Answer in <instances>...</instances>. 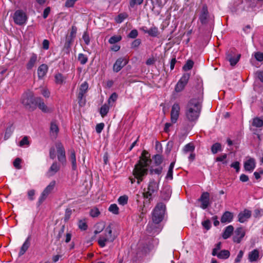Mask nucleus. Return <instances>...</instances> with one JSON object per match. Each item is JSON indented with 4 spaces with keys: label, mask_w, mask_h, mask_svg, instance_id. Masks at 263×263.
Returning <instances> with one entry per match:
<instances>
[{
    "label": "nucleus",
    "mask_w": 263,
    "mask_h": 263,
    "mask_svg": "<svg viewBox=\"0 0 263 263\" xmlns=\"http://www.w3.org/2000/svg\"><path fill=\"white\" fill-rule=\"evenodd\" d=\"M149 154L146 151H143L138 163L135 165L133 175L137 179V183L139 184L143 180V177L147 174V167L151 160Z\"/></svg>",
    "instance_id": "nucleus-1"
},
{
    "label": "nucleus",
    "mask_w": 263,
    "mask_h": 263,
    "mask_svg": "<svg viewBox=\"0 0 263 263\" xmlns=\"http://www.w3.org/2000/svg\"><path fill=\"white\" fill-rule=\"evenodd\" d=\"M202 97L191 99L185 108V116L189 121H195L199 117L201 109Z\"/></svg>",
    "instance_id": "nucleus-2"
},
{
    "label": "nucleus",
    "mask_w": 263,
    "mask_h": 263,
    "mask_svg": "<svg viewBox=\"0 0 263 263\" xmlns=\"http://www.w3.org/2000/svg\"><path fill=\"white\" fill-rule=\"evenodd\" d=\"M115 239L114 236L112 234V229L110 226L107 227L103 233L100 236L98 242L99 245L102 247H104L107 242H112Z\"/></svg>",
    "instance_id": "nucleus-3"
},
{
    "label": "nucleus",
    "mask_w": 263,
    "mask_h": 263,
    "mask_svg": "<svg viewBox=\"0 0 263 263\" xmlns=\"http://www.w3.org/2000/svg\"><path fill=\"white\" fill-rule=\"evenodd\" d=\"M165 206L162 203H158L154 210L152 219L154 223H159L163 219L165 213Z\"/></svg>",
    "instance_id": "nucleus-4"
},
{
    "label": "nucleus",
    "mask_w": 263,
    "mask_h": 263,
    "mask_svg": "<svg viewBox=\"0 0 263 263\" xmlns=\"http://www.w3.org/2000/svg\"><path fill=\"white\" fill-rule=\"evenodd\" d=\"M159 189L158 183L154 180L149 182L147 189H144L143 195L144 198L152 199Z\"/></svg>",
    "instance_id": "nucleus-5"
},
{
    "label": "nucleus",
    "mask_w": 263,
    "mask_h": 263,
    "mask_svg": "<svg viewBox=\"0 0 263 263\" xmlns=\"http://www.w3.org/2000/svg\"><path fill=\"white\" fill-rule=\"evenodd\" d=\"M37 97H34L31 91H28L23 94L21 101L24 105L29 108L33 109Z\"/></svg>",
    "instance_id": "nucleus-6"
},
{
    "label": "nucleus",
    "mask_w": 263,
    "mask_h": 263,
    "mask_svg": "<svg viewBox=\"0 0 263 263\" xmlns=\"http://www.w3.org/2000/svg\"><path fill=\"white\" fill-rule=\"evenodd\" d=\"M13 18L14 23L18 25H24L27 21V14L26 12L22 10L15 11Z\"/></svg>",
    "instance_id": "nucleus-7"
},
{
    "label": "nucleus",
    "mask_w": 263,
    "mask_h": 263,
    "mask_svg": "<svg viewBox=\"0 0 263 263\" xmlns=\"http://www.w3.org/2000/svg\"><path fill=\"white\" fill-rule=\"evenodd\" d=\"M55 181L53 180L51 181L49 184L44 190L41 196L39 198V202L42 203L48 196V195L52 192L55 186Z\"/></svg>",
    "instance_id": "nucleus-8"
},
{
    "label": "nucleus",
    "mask_w": 263,
    "mask_h": 263,
    "mask_svg": "<svg viewBox=\"0 0 263 263\" xmlns=\"http://www.w3.org/2000/svg\"><path fill=\"white\" fill-rule=\"evenodd\" d=\"M190 78V74L184 73L177 83L175 87V91L177 92L181 91L187 84Z\"/></svg>",
    "instance_id": "nucleus-9"
},
{
    "label": "nucleus",
    "mask_w": 263,
    "mask_h": 263,
    "mask_svg": "<svg viewBox=\"0 0 263 263\" xmlns=\"http://www.w3.org/2000/svg\"><path fill=\"white\" fill-rule=\"evenodd\" d=\"M180 107L179 104L178 103H174L172 107L171 111V121L172 123H176L178 119L179 116Z\"/></svg>",
    "instance_id": "nucleus-10"
},
{
    "label": "nucleus",
    "mask_w": 263,
    "mask_h": 263,
    "mask_svg": "<svg viewBox=\"0 0 263 263\" xmlns=\"http://www.w3.org/2000/svg\"><path fill=\"white\" fill-rule=\"evenodd\" d=\"M198 201L201 202L200 207L204 210L206 209L210 205V194L208 192H203Z\"/></svg>",
    "instance_id": "nucleus-11"
},
{
    "label": "nucleus",
    "mask_w": 263,
    "mask_h": 263,
    "mask_svg": "<svg viewBox=\"0 0 263 263\" xmlns=\"http://www.w3.org/2000/svg\"><path fill=\"white\" fill-rule=\"evenodd\" d=\"M56 148L57 149L58 160L62 164H65L66 160L65 152L63 146L61 143H58L56 144Z\"/></svg>",
    "instance_id": "nucleus-12"
},
{
    "label": "nucleus",
    "mask_w": 263,
    "mask_h": 263,
    "mask_svg": "<svg viewBox=\"0 0 263 263\" xmlns=\"http://www.w3.org/2000/svg\"><path fill=\"white\" fill-rule=\"evenodd\" d=\"M128 63L127 60L125 58H119L117 60L113 66V70L117 72L119 71Z\"/></svg>",
    "instance_id": "nucleus-13"
},
{
    "label": "nucleus",
    "mask_w": 263,
    "mask_h": 263,
    "mask_svg": "<svg viewBox=\"0 0 263 263\" xmlns=\"http://www.w3.org/2000/svg\"><path fill=\"white\" fill-rule=\"evenodd\" d=\"M255 167V159L252 158H248L244 162V168L246 171L249 172H252Z\"/></svg>",
    "instance_id": "nucleus-14"
},
{
    "label": "nucleus",
    "mask_w": 263,
    "mask_h": 263,
    "mask_svg": "<svg viewBox=\"0 0 263 263\" xmlns=\"http://www.w3.org/2000/svg\"><path fill=\"white\" fill-rule=\"evenodd\" d=\"M37 61V55L34 53L31 54L30 57L26 64V68L28 70L32 69Z\"/></svg>",
    "instance_id": "nucleus-15"
},
{
    "label": "nucleus",
    "mask_w": 263,
    "mask_h": 263,
    "mask_svg": "<svg viewBox=\"0 0 263 263\" xmlns=\"http://www.w3.org/2000/svg\"><path fill=\"white\" fill-rule=\"evenodd\" d=\"M245 232L241 228H239L236 229L235 232V235L233 237V240L234 242L239 243L242 238L245 236Z\"/></svg>",
    "instance_id": "nucleus-16"
},
{
    "label": "nucleus",
    "mask_w": 263,
    "mask_h": 263,
    "mask_svg": "<svg viewBox=\"0 0 263 263\" xmlns=\"http://www.w3.org/2000/svg\"><path fill=\"white\" fill-rule=\"evenodd\" d=\"M260 259L259 251L254 249L248 254V259L250 262L257 261Z\"/></svg>",
    "instance_id": "nucleus-17"
},
{
    "label": "nucleus",
    "mask_w": 263,
    "mask_h": 263,
    "mask_svg": "<svg viewBox=\"0 0 263 263\" xmlns=\"http://www.w3.org/2000/svg\"><path fill=\"white\" fill-rule=\"evenodd\" d=\"M212 254L213 256H216L221 259H226L229 257L230 252L228 250H223L219 252H216L215 250H213Z\"/></svg>",
    "instance_id": "nucleus-18"
},
{
    "label": "nucleus",
    "mask_w": 263,
    "mask_h": 263,
    "mask_svg": "<svg viewBox=\"0 0 263 263\" xmlns=\"http://www.w3.org/2000/svg\"><path fill=\"white\" fill-rule=\"evenodd\" d=\"M35 106H37L38 107L44 112H49L50 111V110L45 105L43 100L40 97H37V100L35 102L34 107Z\"/></svg>",
    "instance_id": "nucleus-19"
},
{
    "label": "nucleus",
    "mask_w": 263,
    "mask_h": 263,
    "mask_svg": "<svg viewBox=\"0 0 263 263\" xmlns=\"http://www.w3.org/2000/svg\"><path fill=\"white\" fill-rule=\"evenodd\" d=\"M48 67L46 64H43L37 68V76L40 79H43L46 74Z\"/></svg>",
    "instance_id": "nucleus-20"
},
{
    "label": "nucleus",
    "mask_w": 263,
    "mask_h": 263,
    "mask_svg": "<svg viewBox=\"0 0 263 263\" xmlns=\"http://www.w3.org/2000/svg\"><path fill=\"white\" fill-rule=\"evenodd\" d=\"M88 85L86 82H84L81 85L78 96V98L80 102L82 100L85 93L86 92L88 89Z\"/></svg>",
    "instance_id": "nucleus-21"
},
{
    "label": "nucleus",
    "mask_w": 263,
    "mask_h": 263,
    "mask_svg": "<svg viewBox=\"0 0 263 263\" xmlns=\"http://www.w3.org/2000/svg\"><path fill=\"white\" fill-rule=\"evenodd\" d=\"M251 211L245 210L240 212L238 215V220L240 222L243 223L247 220L251 216Z\"/></svg>",
    "instance_id": "nucleus-22"
},
{
    "label": "nucleus",
    "mask_w": 263,
    "mask_h": 263,
    "mask_svg": "<svg viewBox=\"0 0 263 263\" xmlns=\"http://www.w3.org/2000/svg\"><path fill=\"white\" fill-rule=\"evenodd\" d=\"M30 246V237H28L21 248L20 251L18 253L19 256H22L24 255L25 253L26 252V251L28 249Z\"/></svg>",
    "instance_id": "nucleus-23"
},
{
    "label": "nucleus",
    "mask_w": 263,
    "mask_h": 263,
    "mask_svg": "<svg viewBox=\"0 0 263 263\" xmlns=\"http://www.w3.org/2000/svg\"><path fill=\"white\" fill-rule=\"evenodd\" d=\"M208 16V8L206 6H203L199 16V20L202 24H205L206 23Z\"/></svg>",
    "instance_id": "nucleus-24"
},
{
    "label": "nucleus",
    "mask_w": 263,
    "mask_h": 263,
    "mask_svg": "<svg viewBox=\"0 0 263 263\" xmlns=\"http://www.w3.org/2000/svg\"><path fill=\"white\" fill-rule=\"evenodd\" d=\"M59 130V129L58 124L54 121L52 122L50 127V133L51 136L54 138L57 137Z\"/></svg>",
    "instance_id": "nucleus-25"
},
{
    "label": "nucleus",
    "mask_w": 263,
    "mask_h": 263,
    "mask_svg": "<svg viewBox=\"0 0 263 263\" xmlns=\"http://www.w3.org/2000/svg\"><path fill=\"white\" fill-rule=\"evenodd\" d=\"M233 219V214L230 212H226L223 213L221 218L222 223H229Z\"/></svg>",
    "instance_id": "nucleus-26"
},
{
    "label": "nucleus",
    "mask_w": 263,
    "mask_h": 263,
    "mask_svg": "<svg viewBox=\"0 0 263 263\" xmlns=\"http://www.w3.org/2000/svg\"><path fill=\"white\" fill-rule=\"evenodd\" d=\"M77 33V28L72 26L71 29L70 35L67 37V43L69 45L73 42Z\"/></svg>",
    "instance_id": "nucleus-27"
},
{
    "label": "nucleus",
    "mask_w": 263,
    "mask_h": 263,
    "mask_svg": "<svg viewBox=\"0 0 263 263\" xmlns=\"http://www.w3.org/2000/svg\"><path fill=\"white\" fill-rule=\"evenodd\" d=\"M60 166L56 163H53L48 170V174L49 176L54 175L59 170Z\"/></svg>",
    "instance_id": "nucleus-28"
},
{
    "label": "nucleus",
    "mask_w": 263,
    "mask_h": 263,
    "mask_svg": "<svg viewBox=\"0 0 263 263\" xmlns=\"http://www.w3.org/2000/svg\"><path fill=\"white\" fill-rule=\"evenodd\" d=\"M233 230L234 228L232 226H229L227 227L223 233L222 237L224 239L228 238L231 235Z\"/></svg>",
    "instance_id": "nucleus-29"
},
{
    "label": "nucleus",
    "mask_w": 263,
    "mask_h": 263,
    "mask_svg": "<svg viewBox=\"0 0 263 263\" xmlns=\"http://www.w3.org/2000/svg\"><path fill=\"white\" fill-rule=\"evenodd\" d=\"M240 55L238 54L236 57H233L231 54H228L227 56V60L230 62V64L232 66H234L236 64L240 59Z\"/></svg>",
    "instance_id": "nucleus-30"
},
{
    "label": "nucleus",
    "mask_w": 263,
    "mask_h": 263,
    "mask_svg": "<svg viewBox=\"0 0 263 263\" xmlns=\"http://www.w3.org/2000/svg\"><path fill=\"white\" fill-rule=\"evenodd\" d=\"M69 160L71 162L72 169L73 170H76V168H77V161H76V154H75V152H74V151H71L70 152Z\"/></svg>",
    "instance_id": "nucleus-31"
},
{
    "label": "nucleus",
    "mask_w": 263,
    "mask_h": 263,
    "mask_svg": "<svg viewBox=\"0 0 263 263\" xmlns=\"http://www.w3.org/2000/svg\"><path fill=\"white\" fill-rule=\"evenodd\" d=\"M55 82L57 84H62L65 80V78L60 73H58L54 76Z\"/></svg>",
    "instance_id": "nucleus-32"
},
{
    "label": "nucleus",
    "mask_w": 263,
    "mask_h": 263,
    "mask_svg": "<svg viewBox=\"0 0 263 263\" xmlns=\"http://www.w3.org/2000/svg\"><path fill=\"white\" fill-rule=\"evenodd\" d=\"M95 230L94 233L95 234L101 233L105 229V224L104 222L97 223L95 226Z\"/></svg>",
    "instance_id": "nucleus-33"
},
{
    "label": "nucleus",
    "mask_w": 263,
    "mask_h": 263,
    "mask_svg": "<svg viewBox=\"0 0 263 263\" xmlns=\"http://www.w3.org/2000/svg\"><path fill=\"white\" fill-rule=\"evenodd\" d=\"M145 33H148L150 36H157L158 33V28L156 27H152L149 30L144 31Z\"/></svg>",
    "instance_id": "nucleus-34"
},
{
    "label": "nucleus",
    "mask_w": 263,
    "mask_h": 263,
    "mask_svg": "<svg viewBox=\"0 0 263 263\" xmlns=\"http://www.w3.org/2000/svg\"><path fill=\"white\" fill-rule=\"evenodd\" d=\"M175 165V162H173L171 163L167 173L166 176V178L167 179H170L172 180L173 179V168Z\"/></svg>",
    "instance_id": "nucleus-35"
},
{
    "label": "nucleus",
    "mask_w": 263,
    "mask_h": 263,
    "mask_svg": "<svg viewBox=\"0 0 263 263\" xmlns=\"http://www.w3.org/2000/svg\"><path fill=\"white\" fill-rule=\"evenodd\" d=\"M252 125L257 127H261L263 125V121L259 118H255L253 119Z\"/></svg>",
    "instance_id": "nucleus-36"
},
{
    "label": "nucleus",
    "mask_w": 263,
    "mask_h": 263,
    "mask_svg": "<svg viewBox=\"0 0 263 263\" xmlns=\"http://www.w3.org/2000/svg\"><path fill=\"white\" fill-rule=\"evenodd\" d=\"M127 16L126 13H120L115 18V21L117 23H121Z\"/></svg>",
    "instance_id": "nucleus-37"
},
{
    "label": "nucleus",
    "mask_w": 263,
    "mask_h": 263,
    "mask_svg": "<svg viewBox=\"0 0 263 263\" xmlns=\"http://www.w3.org/2000/svg\"><path fill=\"white\" fill-rule=\"evenodd\" d=\"M108 211L114 214L117 215L119 214V208L116 204H111L108 208Z\"/></svg>",
    "instance_id": "nucleus-38"
},
{
    "label": "nucleus",
    "mask_w": 263,
    "mask_h": 263,
    "mask_svg": "<svg viewBox=\"0 0 263 263\" xmlns=\"http://www.w3.org/2000/svg\"><path fill=\"white\" fill-rule=\"evenodd\" d=\"M78 60L82 65L85 64L88 61L87 56L83 53H79L78 54Z\"/></svg>",
    "instance_id": "nucleus-39"
},
{
    "label": "nucleus",
    "mask_w": 263,
    "mask_h": 263,
    "mask_svg": "<svg viewBox=\"0 0 263 263\" xmlns=\"http://www.w3.org/2000/svg\"><path fill=\"white\" fill-rule=\"evenodd\" d=\"M221 146L219 143L214 144L211 147V151L213 154H215L219 151H221Z\"/></svg>",
    "instance_id": "nucleus-40"
},
{
    "label": "nucleus",
    "mask_w": 263,
    "mask_h": 263,
    "mask_svg": "<svg viewBox=\"0 0 263 263\" xmlns=\"http://www.w3.org/2000/svg\"><path fill=\"white\" fill-rule=\"evenodd\" d=\"M109 109V106L107 104H104L102 106L100 109V114L102 117L105 116L108 113Z\"/></svg>",
    "instance_id": "nucleus-41"
},
{
    "label": "nucleus",
    "mask_w": 263,
    "mask_h": 263,
    "mask_svg": "<svg viewBox=\"0 0 263 263\" xmlns=\"http://www.w3.org/2000/svg\"><path fill=\"white\" fill-rule=\"evenodd\" d=\"M128 198L126 195L120 196L118 199V202L119 204L124 205L127 203Z\"/></svg>",
    "instance_id": "nucleus-42"
},
{
    "label": "nucleus",
    "mask_w": 263,
    "mask_h": 263,
    "mask_svg": "<svg viewBox=\"0 0 263 263\" xmlns=\"http://www.w3.org/2000/svg\"><path fill=\"white\" fill-rule=\"evenodd\" d=\"M195 147L194 145L191 143H188L185 145L183 148V151L185 153L189 152H193L194 151Z\"/></svg>",
    "instance_id": "nucleus-43"
},
{
    "label": "nucleus",
    "mask_w": 263,
    "mask_h": 263,
    "mask_svg": "<svg viewBox=\"0 0 263 263\" xmlns=\"http://www.w3.org/2000/svg\"><path fill=\"white\" fill-rule=\"evenodd\" d=\"M122 39V37L120 35H115L111 36L108 42L110 44H115L119 41H120Z\"/></svg>",
    "instance_id": "nucleus-44"
},
{
    "label": "nucleus",
    "mask_w": 263,
    "mask_h": 263,
    "mask_svg": "<svg viewBox=\"0 0 263 263\" xmlns=\"http://www.w3.org/2000/svg\"><path fill=\"white\" fill-rule=\"evenodd\" d=\"M118 96L116 93H112L108 100V103L112 106L113 103L117 100Z\"/></svg>",
    "instance_id": "nucleus-45"
},
{
    "label": "nucleus",
    "mask_w": 263,
    "mask_h": 263,
    "mask_svg": "<svg viewBox=\"0 0 263 263\" xmlns=\"http://www.w3.org/2000/svg\"><path fill=\"white\" fill-rule=\"evenodd\" d=\"M194 63L191 60H188L186 64L183 66V69L185 71H188L191 69L193 66Z\"/></svg>",
    "instance_id": "nucleus-46"
},
{
    "label": "nucleus",
    "mask_w": 263,
    "mask_h": 263,
    "mask_svg": "<svg viewBox=\"0 0 263 263\" xmlns=\"http://www.w3.org/2000/svg\"><path fill=\"white\" fill-rule=\"evenodd\" d=\"M100 214V212L97 208H93L90 211V215L92 217H97Z\"/></svg>",
    "instance_id": "nucleus-47"
},
{
    "label": "nucleus",
    "mask_w": 263,
    "mask_h": 263,
    "mask_svg": "<svg viewBox=\"0 0 263 263\" xmlns=\"http://www.w3.org/2000/svg\"><path fill=\"white\" fill-rule=\"evenodd\" d=\"M143 0H129V7L134 8L135 6L141 5Z\"/></svg>",
    "instance_id": "nucleus-48"
},
{
    "label": "nucleus",
    "mask_w": 263,
    "mask_h": 263,
    "mask_svg": "<svg viewBox=\"0 0 263 263\" xmlns=\"http://www.w3.org/2000/svg\"><path fill=\"white\" fill-rule=\"evenodd\" d=\"M79 228L82 230H85L87 228V226L85 220H81L79 221Z\"/></svg>",
    "instance_id": "nucleus-49"
},
{
    "label": "nucleus",
    "mask_w": 263,
    "mask_h": 263,
    "mask_svg": "<svg viewBox=\"0 0 263 263\" xmlns=\"http://www.w3.org/2000/svg\"><path fill=\"white\" fill-rule=\"evenodd\" d=\"M154 160L156 165L160 164L163 160L162 157L160 155H156L154 157Z\"/></svg>",
    "instance_id": "nucleus-50"
},
{
    "label": "nucleus",
    "mask_w": 263,
    "mask_h": 263,
    "mask_svg": "<svg viewBox=\"0 0 263 263\" xmlns=\"http://www.w3.org/2000/svg\"><path fill=\"white\" fill-rule=\"evenodd\" d=\"M227 154H224L219 157H217L216 159V161L217 162H222L223 164H227V161H225V159L227 158Z\"/></svg>",
    "instance_id": "nucleus-51"
},
{
    "label": "nucleus",
    "mask_w": 263,
    "mask_h": 263,
    "mask_svg": "<svg viewBox=\"0 0 263 263\" xmlns=\"http://www.w3.org/2000/svg\"><path fill=\"white\" fill-rule=\"evenodd\" d=\"M41 92L45 98H49L50 95L49 90L46 87L42 88Z\"/></svg>",
    "instance_id": "nucleus-52"
},
{
    "label": "nucleus",
    "mask_w": 263,
    "mask_h": 263,
    "mask_svg": "<svg viewBox=\"0 0 263 263\" xmlns=\"http://www.w3.org/2000/svg\"><path fill=\"white\" fill-rule=\"evenodd\" d=\"M254 57L256 60L259 62L263 61V52H256L254 53Z\"/></svg>",
    "instance_id": "nucleus-53"
},
{
    "label": "nucleus",
    "mask_w": 263,
    "mask_h": 263,
    "mask_svg": "<svg viewBox=\"0 0 263 263\" xmlns=\"http://www.w3.org/2000/svg\"><path fill=\"white\" fill-rule=\"evenodd\" d=\"M21 159L19 158H17L13 162V165L16 169L20 170L21 168Z\"/></svg>",
    "instance_id": "nucleus-54"
},
{
    "label": "nucleus",
    "mask_w": 263,
    "mask_h": 263,
    "mask_svg": "<svg viewBox=\"0 0 263 263\" xmlns=\"http://www.w3.org/2000/svg\"><path fill=\"white\" fill-rule=\"evenodd\" d=\"M243 251L242 250H240L238 252V254L237 255V257H236L235 259V263H238L240 262L243 256Z\"/></svg>",
    "instance_id": "nucleus-55"
},
{
    "label": "nucleus",
    "mask_w": 263,
    "mask_h": 263,
    "mask_svg": "<svg viewBox=\"0 0 263 263\" xmlns=\"http://www.w3.org/2000/svg\"><path fill=\"white\" fill-rule=\"evenodd\" d=\"M29 145V142L28 141V138L27 137H24L21 141L20 142L19 146H23L24 145Z\"/></svg>",
    "instance_id": "nucleus-56"
},
{
    "label": "nucleus",
    "mask_w": 263,
    "mask_h": 263,
    "mask_svg": "<svg viewBox=\"0 0 263 263\" xmlns=\"http://www.w3.org/2000/svg\"><path fill=\"white\" fill-rule=\"evenodd\" d=\"M12 132H13V130H12V128L11 127H9V128H7L6 129V132H5V134L4 139L5 140L8 139L10 137V136L11 135Z\"/></svg>",
    "instance_id": "nucleus-57"
},
{
    "label": "nucleus",
    "mask_w": 263,
    "mask_h": 263,
    "mask_svg": "<svg viewBox=\"0 0 263 263\" xmlns=\"http://www.w3.org/2000/svg\"><path fill=\"white\" fill-rule=\"evenodd\" d=\"M104 127V124L103 123H100L97 124L96 126V130L97 133L100 134L101 133Z\"/></svg>",
    "instance_id": "nucleus-58"
},
{
    "label": "nucleus",
    "mask_w": 263,
    "mask_h": 263,
    "mask_svg": "<svg viewBox=\"0 0 263 263\" xmlns=\"http://www.w3.org/2000/svg\"><path fill=\"white\" fill-rule=\"evenodd\" d=\"M138 31L136 29L132 30L128 34V37L132 39H135L138 36Z\"/></svg>",
    "instance_id": "nucleus-59"
},
{
    "label": "nucleus",
    "mask_w": 263,
    "mask_h": 263,
    "mask_svg": "<svg viewBox=\"0 0 263 263\" xmlns=\"http://www.w3.org/2000/svg\"><path fill=\"white\" fill-rule=\"evenodd\" d=\"M162 171V167H159L156 168H153L151 170V173L160 175Z\"/></svg>",
    "instance_id": "nucleus-60"
},
{
    "label": "nucleus",
    "mask_w": 263,
    "mask_h": 263,
    "mask_svg": "<svg viewBox=\"0 0 263 263\" xmlns=\"http://www.w3.org/2000/svg\"><path fill=\"white\" fill-rule=\"evenodd\" d=\"M203 227L207 230H209L211 228V222L209 220H206L202 222Z\"/></svg>",
    "instance_id": "nucleus-61"
},
{
    "label": "nucleus",
    "mask_w": 263,
    "mask_h": 263,
    "mask_svg": "<svg viewBox=\"0 0 263 263\" xmlns=\"http://www.w3.org/2000/svg\"><path fill=\"white\" fill-rule=\"evenodd\" d=\"M75 3V0H67L65 2V6L68 8L72 7L74 6Z\"/></svg>",
    "instance_id": "nucleus-62"
},
{
    "label": "nucleus",
    "mask_w": 263,
    "mask_h": 263,
    "mask_svg": "<svg viewBox=\"0 0 263 263\" xmlns=\"http://www.w3.org/2000/svg\"><path fill=\"white\" fill-rule=\"evenodd\" d=\"M82 38L86 45H88L90 42L89 37L87 32H84Z\"/></svg>",
    "instance_id": "nucleus-63"
},
{
    "label": "nucleus",
    "mask_w": 263,
    "mask_h": 263,
    "mask_svg": "<svg viewBox=\"0 0 263 263\" xmlns=\"http://www.w3.org/2000/svg\"><path fill=\"white\" fill-rule=\"evenodd\" d=\"M28 198L30 200H33L34 199V195L35 194V191L34 190H30L28 191L27 193Z\"/></svg>",
    "instance_id": "nucleus-64"
}]
</instances>
